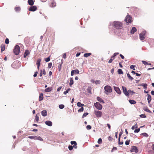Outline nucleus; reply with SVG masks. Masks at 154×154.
<instances>
[{"label":"nucleus","mask_w":154,"mask_h":154,"mask_svg":"<svg viewBox=\"0 0 154 154\" xmlns=\"http://www.w3.org/2000/svg\"><path fill=\"white\" fill-rule=\"evenodd\" d=\"M115 28L120 29L122 27V23L119 21H114L111 24Z\"/></svg>","instance_id":"nucleus-1"},{"label":"nucleus","mask_w":154,"mask_h":154,"mask_svg":"<svg viewBox=\"0 0 154 154\" xmlns=\"http://www.w3.org/2000/svg\"><path fill=\"white\" fill-rule=\"evenodd\" d=\"M146 34V32L145 30H143L139 35V38L140 40L143 41L145 38V35Z\"/></svg>","instance_id":"nucleus-2"},{"label":"nucleus","mask_w":154,"mask_h":154,"mask_svg":"<svg viewBox=\"0 0 154 154\" xmlns=\"http://www.w3.org/2000/svg\"><path fill=\"white\" fill-rule=\"evenodd\" d=\"M105 93L106 94L108 95V93H111L112 91V90L111 87L109 85L105 86L104 88Z\"/></svg>","instance_id":"nucleus-3"},{"label":"nucleus","mask_w":154,"mask_h":154,"mask_svg":"<svg viewBox=\"0 0 154 154\" xmlns=\"http://www.w3.org/2000/svg\"><path fill=\"white\" fill-rule=\"evenodd\" d=\"M20 48L19 46L17 45H16L14 47V48L13 50V52L16 55H17L19 54L20 51Z\"/></svg>","instance_id":"nucleus-4"},{"label":"nucleus","mask_w":154,"mask_h":154,"mask_svg":"<svg viewBox=\"0 0 154 154\" xmlns=\"http://www.w3.org/2000/svg\"><path fill=\"white\" fill-rule=\"evenodd\" d=\"M28 138L31 139H34L35 140H38L43 141V139L40 136H30L28 137Z\"/></svg>","instance_id":"nucleus-5"},{"label":"nucleus","mask_w":154,"mask_h":154,"mask_svg":"<svg viewBox=\"0 0 154 154\" xmlns=\"http://www.w3.org/2000/svg\"><path fill=\"white\" fill-rule=\"evenodd\" d=\"M94 113L96 116L98 118L101 117L102 115V112L99 111L95 110Z\"/></svg>","instance_id":"nucleus-6"},{"label":"nucleus","mask_w":154,"mask_h":154,"mask_svg":"<svg viewBox=\"0 0 154 154\" xmlns=\"http://www.w3.org/2000/svg\"><path fill=\"white\" fill-rule=\"evenodd\" d=\"M132 17L128 15L125 17V21L128 23H129L131 21Z\"/></svg>","instance_id":"nucleus-7"},{"label":"nucleus","mask_w":154,"mask_h":154,"mask_svg":"<svg viewBox=\"0 0 154 154\" xmlns=\"http://www.w3.org/2000/svg\"><path fill=\"white\" fill-rule=\"evenodd\" d=\"M94 106L97 109L101 110L102 108V106L99 103L97 102L94 103Z\"/></svg>","instance_id":"nucleus-8"},{"label":"nucleus","mask_w":154,"mask_h":154,"mask_svg":"<svg viewBox=\"0 0 154 154\" xmlns=\"http://www.w3.org/2000/svg\"><path fill=\"white\" fill-rule=\"evenodd\" d=\"M122 88L124 94L126 96H129V93L128 92V91H127L126 88L123 86L122 87Z\"/></svg>","instance_id":"nucleus-9"},{"label":"nucleus","mask_w":154,"mask_h":154,"mask_svg":"<svg viewBox=\"0 0 154 154\" xmlns=\"http://www.w3.org/2000/svg\"><path fill=\"white\" fill-rule=\"evenodd\" d=\"M130 151L132 152H135V153H137L138 152V150L136 146H133L132 147Z\"/></svg>","instance_id":"nucleus-10"},{"label":"nucleus","mask_w":154,"mask_h":154,"mask_svg":"<svg viewBox=\"0 0 154 154\" xmlns=\"http://www.w3.org/2000/svg\"><path fill=\"white\" fill-rule=\"evenodd\" d=\"M37 8L35 6H31L29 8V11H34L37 10Z\"/></svg>","instance_id":"nucleus-11"},{"label":"nucleus","mask_w":154,"mask_h":154,"mask_svg":"<svg viewBox=\"0 0 154 154\" xmlns=\"http://www.w3.org/2000/svg\"><path fill=\"white\" fill-rule=\"evenodd\" d=\"M113 87L114 90L117 93L119 94H120L121 93V91L119 88L114 86Z\"/></svg>","instance_id":"nucleus-12"},{"label":"nucleus","mask_w":154,"mask_h":154,"mask_svg":"<svg viewBox=\"0 0 154 154\" xmlns=\"http://www.w3.org/2000/svg\"><path fill=\"white\" fill-rule=\"evenodd\" d=\"M147 95V100H148V103L149 104H150L151 101V100H152L151 96L149 94H148Z\"/></svg>","instance_id":"nucleus-13"},{"label":"nucleus","mask_w":154,"mask_h":154,"mask_svg":"<svg viewBox=\"0 0 154 154\" xmlns=\"http://www.w3.org/2000/svg\"><path fill=\"white\" fill-rule=\"evenodd\" d=\"M46 125L49 126H51L52 125V122L50 121H46L45 122Z\"/></svg>","instance_id":"nucleus-14"},{"label":"nucleus","mask_w":154,"mask_h":154,"mask_svg":"<svg viewBox=\"0 0 154 154\" xmlns=\"http://www.w3.org/2000/svg\"><path fill=\"white\" fill-rule=\"evenodd\" d=\"M41 61V58L38 59L36 63V65L37 66V68L38 69H39V67L40 65V62Z\"/></svg>","instance_id":"nucleus-15"},{"label":"nucleus","mask_w":154,"mask_h":154,"mask_svg":"<svg viewBox=\"0 0 154 154\" xmlns=\"http://www.w3.org/2000/svg\"><path fill=\"white\" fill-rule=\"evenodd\" d=\"M137 30L136 28L134 27H133L132 28L130 32V33L131 34H133L137 31Z\"/></svg>","instance_id":"nucleus-16"},{"label":"nucleus","mask_w":154,"mask_h":154,"mask_svg":"<svg viewBox=\"0 0 154 154\" xmlns=\"http://www.w3.org/2000/svg\"><path fill=\"white\" fill-rule=\"evenodd\" d=\"M41 113L42 115L44 117L46 116L47 114V112L46 110H44L42 111Z\"/></svg>","instance_id":"nucleus-17"},{"label":"nucleus","mask_w":154,"mask_h":154,"mask_svg":"<svg viewBox=\"0 0 154 154\" xmlns=\"http://www.w3.org/2000/svg\"><path fill=\"white\" fill-rule=\"evenodd\" d=\"M30 53V52H29V51L27 50H26L25 52L24 53V57L25 58Z\"/></svg>","instance_id":"nucleus-18"},{"label":"nucleus","mask_w":154,"mask_h":154,"mask_svg":"<svg viewBox=\"0 0 154 154\" xmlns=\"http://www.w3.org/2000/svg\"><path fill=\"white\" fill-rule=\"evenodd\" d=\"M21 8L20 7H16L15 8V11L19 13L20 12Z\"/></svg>","instance_id":"nucleus-19"},{"label":"nucleus","mask_w":154,"mask_h":154,"mask_svg":"<svg viewBox=\"0 0 154 154\" xmlns=\"http://www.w3.org/2000/svg\"><path fill=\"white\" fill-rule=\"evenodd\" d=\"M28 2L29 5L31 6L32 5L34 4V1L33 0H28Z\"/></svg>","instance_id":"nucleus-20"},{"label":"nucleus","mask_w":154,"mask_h":154,"mask_svg":"<svg viewBox=\"0 0 154 154\" xmlns=\"http://www.w3.org/2000/svg\"><path fill=\"white\" fill-rule=\"evenodd\" d=\"M43 94L42 93H41L40 94V95L39 96V101H42V100H43Z\"/></svg>","instance_id":"nucleus-21"},{"label":"nucleus","mask_w":154,"mask_h":154,"mask_svg":"<svg viewBox=\"0 0 154 154\" xmlns=\"http://www.w3.org/2000/svg\"><path fill=\"white\" fill-rule=\"evenodd\" d=\"M97 100L100 103H104V100L100 97H97Z\"/></svg>","instance_id":"nucleus-22"},{"label":"nucleus","mask_w":154,"mask_h":154,"mask_svg":"<svg viewBox=\"0 0 154 154\" xmlns=\"http://www.w3.org/2000/svg\"><path fill=\"white\" fill-rule=\"evenodd\" d=\"M63 60H61V62L60 63L59 65L58 66V69L59 71H60L61 69L62 65L63 63V62L62 61Z\"/></svg>","instance_id":"nucleus-23"},{"label":"nucleus","mask_w":154,"mask_h":154,"mask_svg":"<svg viewBox=\"0 0 154 154\" xmlns=\"http://www.w3.org/2000/svg\"><path fill=\"white\" fill-rule=\"evenodd\" d=\"M140 86H142L145 89H146L147 88V84L146 83H143L141 84L140 85Z\"/></svg>","instance_id":"nucleus-24"},{"label":"nucleus","mask_w":154,"mask_h":154,"mask_svg":"<svg viewBox=\"0 0 154 154\" xmlns=\"http://www.w3.org/2000/svg\"><path fill=\"white\" fill-rule=\"evenodd\" d=\"M70 83H69V85L70 86H71L74 83L73 81V80L72 78H70L69 79Z\"/></svg>","instance_id":"nucleus-25"},{"label":"nucleus","mask_w":154,"mask_h":154,"mask_svg":"<svg viewBox=\"0 0 154 154\" xmlns=\"http://www.w3.org/2000/svg\"><path fill=\"white\" fill-rule=\"evenodd\" d=\"M52 90L51 88L48 87L46 88L45 90V91L46 92H48L51 91Z\"/></svg>","instance_id":"nucleus-26"},{"label":"nucleus","mask_w":154,"mask_h":154,"mask_svg":"<svg viewBox=\"0 0 154 154\" xmlns=\"http://www.w3.org/2000/svg\"><path fill=\"white\" fill-rule=\"evenodd\" d=\"M129 103L131 104H134L136 103V101L134 100H129Z\"/></svg>","instance_id":"nucleus-27"},{"label":"nucleus","mask_w":154,"mask_h":154,"mask_svg":"<svg viewBox=\"0 0 154 154\" xmlns=\"http://www.w3.org/2000/svg\"><path fill=\"white\" fill-rule=\"evenodd\" d=\"M56 6V3L54 1L52 2H51V5H50V6L51 7H54Z\"/></svg>","instance_id":"nucleus-28"},{"label":"nucleus","mask_w":154,"mask_h":154,"mask_svg":"<svg viewBox=\"0 0 154 154\" xmlns=\"http://www.w3.org/2000/svg\"><path fill=\"white\" fill-rule=\"evenodd\" d=\"M91 87H88L87 89V91L90 94H91Z\"/></svg>","instance_id":"nucleus-29"},{"label":"nucleus","mask_w":154,"mask_h":154,"mask_svg":"<svg viewBox=\"0 0 154 154\" xmlns=\"http://www.w3.org/2000/svg\"><path fill=\"white\" fill-rule=\"evenodd\" d=\"M77 105L78 106L81 107H83L84 105V104L81 103L80 102H78L77 103Z\"/></svg>","instance_id":"nucleus-30"},{"label":"nucleus","mask_w":154,"mask_h":154,"mask_svg":"<svg viewBox=\"0 0 154 154\" xmlns=\"http://www.w3.org/2000/svg\"><path fill=\"white\" fill-rule=\"evenodd\" d=\"M91 53H85L84 54V57H87L91 55Z\"/></svg>","instance_id":"nucleus-31"},{"label":"nucleus","mask_w":154,"mask_h":154,"mask_svg":"<svg viewBox=\"0 0 154 154\" xmlns=\"http://www.w3.org/2000/svg\"><path fill=\"white\" fill-rule=\"evenodd\" d=\"M127 77H128L129 79L132 80L133 79V78L130 75L129 73H127Z\"/></svg>","instance_id":"nucleus-32"},{"label":"nucleus","mask_w":154,"mask_h":154,"mask_svg":"<svg viewBox=\"0 0 154 154\" xmlns=\"http://www.w3.org/2000/svg\"><path fill=\"white\" fill-rule=\"evenodd\" d=\"M118 73L119 74H123V72L121 69H119L118 70Z\"/></svg>","instance_id":"nucleus-33"},{"label":"nucleus","mask_w":154,"mask_h":154,"mask_svg":"<svg viewBox=\"0 0 154 154\" xmlns=\"http://www.w3.org/2000/svg\"><path fill=\"white\" fill-rule=\"evenodd\" d=\"M128 92L129 93V94H130L131 95H132L134 94L135 93L133 91H131L130 90H128Z\"/></svg>","instance_id":"nucleus-34"},{"label":"nucleus","mask_w":154,"mask_h":154,"mask_svg":"<svg viewBox=\"0 0 154 154\" xmlns=\"http://www.w3.org/2000/svg\"><path fill=\"white\" fill-rule=\"evenodd\" d=\"M5 45H2L1 46V50L2 51H3L5 50Z\"/></svg>","instance_id":"nucleus-35"},{"label":"nucleus","mask_w":154,"mask_h":154,"mask_svg":"<svg viewBox=\"0 0 154 154\" xmlns=\"http://www.w3.org/2000/svg\"><path fill=\"white\" fill-rule=\"evenodd\" d=\"M50 60V56L48 57L45 59V62H49Z\"/></svg>","instance_id":"nucleus-36"},{"label":"nucleus","mask_w":154,"mask_h":154,"mask_svg":"<svg viewBox=\"0 0 154 154\" xmlns=\"http://www.w3.org/2000/svg\"><path fill=\"white\" fill-rule=\"evenodd\" d=\"M141 135H142L143 136H144L146 137H148L149 136L148 134L146 133H142L141 134Z\"/></svg>","instance_id":"nucleus-37"},{"label":"nucleus","mask_w":154,"mask_h":154,"mask_svg":"<svg viewBox=\"0 0 154 154\" xmlns=\"http://www.w3.org/2000/svg\"><path fill=\"white\" fill-rule=\"evenodd\" d=\"M59 107L60 109H62L64 107V106L63 104H60L59 105Z\"/></svg>","instance_id":"nucleus-38"},{"label":"nucleus","mask_w":154,"mask_h":154,"mask_svg":"<svg viewBox=\"0 0 154 154\" xmlns=\"http://www.w3.org/2000/svg\"><path fill=\"white\" fill-rule=\"evenodd\" d=\"M84 108L83 107H82L80 109L78 110V111L79 112H81L83 111Z\"/></svg>","instance_id":"nucleus-39"},{"label":"nucleus","mask_w":154,"mask_h":154,"mask_svg":"<svg viewBox=\"0 0 154 154\" xmlns=\"http://www.w3.org/2000/svg\"><path fill=\"white\" fill-rule=\"evenodd\" d=\"M130 140H127L125 142V145H128L129 144V143H130Z\"/></svg>","instance_id":"nucleus-40"},{"label":"nucleus","mask_w":154,"mask_h":154,"mask_svg":"<svg viewBox=\"0 0 154 154\" xmlns=\"http://www.w3.org/2000/svg\"><path fill=\"white\" fill-rule=\"evenodd\" d=\"M70 90V88L68 89L66 91H65L63 92V94H66L67 93H68L69 91Z\"/></svg>","instance_id":"nucleus-41"},{"label":"nucleus","mask_w":154,"mask_h":154,"mask_svg":"<svg viewBox=\"0 0 154 154\" xmlns=\"http://www.w3.org/2000/svg\"><path fill=\"white\" fill-rule=\"evenodd\" d=\"M71 143L72 145H77V143L75 141H72L71 142Z\"/></svg>","instance_id":"nucleus-42"},{"label":"nucleus","mask_w":154,"mask_h":154,"mask_svg":"<svg viewBox=\"0 0 154 154\" xmlns=\"http://www.w3.org/2000/svg\"><path fill=\"white\" fill-rule=\"evenodd\" d=\"M137 128V124H136L135 125H134L131 127V129L132 130H134L135 128Z\"/></svg>","instance_id":"nucleus-43"},{"label":"nucleus","mask_w":154,"mask_h":154,"mask_svg":"<svg viewBox=\"0 0 154 154\" xmlns=\"http://www.w3.org/2000/svg\"><path fill=\"white\" fill-rule=\"evenodd\" d=\"M140 130V128H138L136 129H135V130L134 131V132L135 133H138L139 132Z\"/></svg>","instance_id":"nucleus-44"},{"label":"nucleus","mask_w":154,"mask_h":154,"mask_svg":"<svg viewBox=\"0 0 154 154\" xmlns=\"http://www.w3.org/2000/svg\"><path fill=\"white\" fill-rule=\"evenodd\" d=\"M88 113L87 112H85L84 113L82 116V118H84V117H85L87 115H88Z\"/></svg>","instance_id":"nucleus-45"},{"label":"nucleus","mask_w":154,"mask_h":154,"mask_svg":"<svg viewBox=\"0 0 154 154\" xmlns=\"http://www.w3.org/2000/svg\"><path fill=\"white\" fill-rule=\"evenodd\" d=\"M97 143H99V144H101L102 143V140L101 139V138H100L98 139V141H97Z\"/></svg>","instance_id":"nucleus-46"},{"label":"nucleus","mask_w":154,"mask_h":154,"mask_svg":"<svg viewBox=\"0 0 154 154\" xmlns=\"http://www.w3.org/2000/svg\"><path fill=\"white\" fill-rule=\"evenodd\" d=\"M135 67V66L133 65H131L130 66V68L131 69H132L133 70H135V69L134 68V67Z\"/></svg>","instance_id":"nucleus-47"},{"label":"nucleus","mask_w":154,"mask_h":154,"mask_svg":"<svg viewBox=\"0 0 154 154\" xmlns=\"http://www.w3.org/2000/svg\"><path fill=\"white\" fill-rule=\"evenodd\" d=\"M37 115L38 114H36L35 116V119L36 121L38 122L39 120V118L38 116Z\"/></svg>","instance_id":"nucleus-48"},{"label":"nucleus","mask_w":154,"mask_h":154,"mask_svg":"<svg viewBox=\"0 0 154 154\" xmlns=\"http://www.w3.org/2000/svg\"><path fill=\"white\" fill-rule=\"evenodd\" d=\"M144 110L146 111L147 112H149V113H151V111L149 109H148L147 107L144 109Z\"/></svg>","instance_id":"nucleus-49"},{"label":"nucleus","mask_w":154,"mask_h":154,"mask_svg":"<svg viewBox=\"0 0 154 154\" xmlns=\"http://www.w3.org/2000/svg\"><path fill=\"white\" fill-rule=\"evenodd\" d=\"M91 125H88L87 126H86V128L87 129V130H90V129H91Z\"/></svg>","instance_id":"nucleus-50"},{"label":"nucleus","mask_w":154,"mask_h":154,"mask_svg":"<svg viewBox=\"0 0 154 154\" xmlns=\"http://www.w3.org/2000/svg\"><path fill=\"white\" fill-rule=\"evenodd\" d=\"M140 117L142 118H146V116L144 114H142L141 115H140Z\"/></svg>","instance_id":"nucleus-51"},{"label":"nucleus","mask_w":154,"mask_h":154,"mask_svg":"<svg viewBox=\"0 0 154 154\" xmlns=\"http://www.w3.org/2000/svg\"><path fill=\"white\" fill-rule=\"evenodd\" d=\"M68 149L69 150H72L73 149L72 146L69 145L68 146Z\"/></svg>","instance_id":"nucleus-52"},{"label":"nucleus","mask_w":154,"mask_h":154,"mask_svg":"<svg viewBox=\"0 0 154 154\" xmlns=\"http://www.w3.org/2000/svg\"><path fill=\"white\" fill-rule=\"evenodd\" d=\"M79 71L78 70V69L74 70V73L75 74H78L79 73Z\"/></svg>","instance_id":"nucleus-53"},{"label":"nucleus","mask_w":154,"mask_h":154,"mask_svg":"<svg viewBox=\"0 0 154 154\" xmlns=\"http://www.w3.org/2000/svg\"><path fill=\"white\" fill-rule=\"evenodd\" d=\"M9 43V39L8 38H6L5 40V43L6 44H8Z\"/></svg>","instance_id":"nucleus-54"},{"label":"nucleus","mask_w":154,"mask_h":154,"mask_svg":"<svg viewBox=\"0 0 154 154\" xmlns=\"http://www.w3.org/2000/svg\"><path fill=\"white\" fill-rule=\"evenodd\" d=\"M52 65V63L51 62V63H49L48 64V67L49 68H50L51 67Z\"/></svg>","instance_id":"nucleus-55"},{"label":"nucleus","mask_w":154,"mask_h":154,"mask_svg":"<svg viewBox=\"0 0 154 154\" xmlns=\"http://www.w3.org/2000/svg\"><path fill=\"white\" fill-rule=\"evenodd\" d=\"M119 54V53H114V54L112 56V58L114 57L115 56H116Z\"/></svg>","instance_id":"nucleus-56"},{"label":"nucleus","mask_w":154,"mask_h":154,"mask_svg":"<svg viewBox=\"0 0 154 154\" xmlns=\"http://www.w3.org/2000/svg\"><path fill=\"white\" fill-rule=\"evenodd\" d=\"M122 131L121 132L119 133V137L118 138V140H119L120 139V137H121V136L122 135Z\"/></svg>","instance_id":"nucleus-57"},{"label":"nucleus","mask_w":154,"mask_h":154,"mask_svg":"<svg viewBox=\"0 0 154 154\" xmlns=\"http://www.w3.org/2000/svg\"><path fill=\"white\" fill-rule=\"evenodd\" d=\"M95 83L96 84H100V81L99 80H96L95 81Z\"/></svg>","instance_id":"nucleus-58"},{"label":"nucleus","mask_w":154,"mask_h":154,"mask_svg":"<svg viewBox=\"0 0 154 154\" xmlns=\"http://www.w3.org/2000/svg\"><path fill=\"white\" fill-rule=\"evenodd\" d=\"M119 141V143H119V145H122L123 144V141H120V140H118Z\"/></svg>","instance_id":"nucleus-59"},{"label":"nucleus","mask_w":154,"mask_h":154,"mask_svg":"<svg viewBox=\"0 0 154 154\" xmlns=\"http://www.w3.org/2000/svg\"><path fill=\"white\" fill-rule=\"evenodd\" d=\"M114 59V58H113V59H110L108 61V63H111L112 60Z\"/></svg>","instance_id":"nucleus-60"},{"label":"nucleus","mask_w":154,"mask_h":154,"mask_svg":"<svg viewBox=\"0 0 154 154\" xmlns=\"http://www.w3.org/2000/svg\"><path fill=\"white\" fill-rule=\"evenodd\" d=\"M142 62L145 65H146L147 64H148V63L146 61H142Z\"/></svg>","instance_id":"nucleus-61"},{"label":"nucleus","mask_w":154,"mask_h":154,"mask_svg":"<svg viewBox=\"0 0 154 154\" xmlns=\"http://www.w3.org/2000/svg\"><path fill=\"white\" fill-rule=\"evenodd\" d=\"M74 73V70H72L71 71V76H73Z\"/></svg>","instance_id":"nucleus-62"},{"label":"nucleus","mask_w":154,"mask_h":154,"mask_svg":"<svg viewBox=\"0 0 154 154\" xmlns=\"http://www.w3.org/2000/svg\"><path fill=\"white\" fill-rule=\"evenodd\" d=\"M117 149V148L116 147H114L112 148L111 151L112 152L114 150H116Z\"/></svg>","instance_id":"nucleus-63"},{"label":"nucleus","mask_w":154,"mask_h":154,"mask_svg":"<svg viewBox=\"0 0 154 154\" xmlns=\"http://www.w3.org/2000/svg\"><path fill=\"white\" fill-rule=\"evenodd\" d=\"M62 88V86H60V87H59L57 89V91H60V90H61V89Z\"/></svg>","instance_id":"nucleus-64"}]
</instances>
